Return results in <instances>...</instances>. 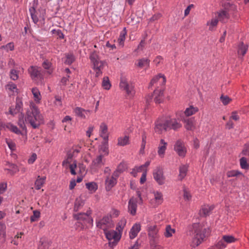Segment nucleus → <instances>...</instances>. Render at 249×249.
<instances>
[{"label": "nucleus", "instance_id": "1", "mask_svg": "<svg viewBox=\"0 0 249 249\" xmlns=\"http://www.w3.org/2000/svg\"><path fill=\"white\" fill-rule=\"evenodd\" d=\"M25 120L34 128H38L41 124L43 123V117L37 107L33 102L30 104L29 108L26 112Z\"/></svg>", "mask_w": 249, "mask_h": 249}, {"label": "nucleus", "instance_id": "2", "mask_svg": "<svg viewBox=\"0 0 249 249\" xmlns=\"http://www.w3.org/2000/svg\"><path fill=\"white\" fill-rule=\"evenodd\" d=\"M209 232V230L204 228L199 223H194L190 227L189 234L193 235L191 246L195 248L199 245L206 237V233Z\"/></svg>", "mask_w": 249, "mask_h": 249}, {"label": "nucleus", "instance_id": "3", "mask_svg": "<svg viewBox=\"0 0 249 249\" xmlns=\"http://www.w3.org/2000/svg\"><path fill=\"white\" fill-rule=\"evenodd\" d=\"M166 79L165 77L162 74H159L151 80L148 88L155 86L156 89L154 91V101L156 103L160 104L163 100V86L165 85Z\"/></svg>", "mask_w": 249, "mask_h": 249}, {"label": "nucleus", "instance_id": "4", "mask_svg": "<svg viewBox=\"0 0 249 249\" xmlns=\"http://www.w3.org/2000/svg\"><path fill=\"white\" fill-rule=\"evenodd\" d=\"M89 59L92 65V68L95 72L96 77H99L102 74V71L106 65L104 61L101 60L96 51L91 52L89 54Z\"/></svg>", "mask_w": 249, "mask_h": 249}, {"label": "nucleus", "instance_id": "5", "mask_svg": "<svg viewBox=\"0 0 249 249\" xmlns=\"http://www.w3.org/2000/svg\"><path fill=\"white\" fill-rule=\"evenodd\" d=\"M28 71L33 81L37 83L42 82L44 79V76L40 67L31 66L28 68Z\"/></svg>", "mask_w": 249, "mask_h": 249}, {"label": "nucleus", "instance_id": "6", "mask_svg": "<svg viewBox=\"0 0 249 249\" xmlns=\"http://www.w3.org/2000/svg\"><path fill=\"white\" fill-rule=\"evenodd\" d=\"M106 238L108 240V246H115L121 238V235L114 230H104Z\"/></svg>", "mask_w": 249, "mask_h": 249}, {"label": "nucleus", "instance_id": "7", "mask_svg": "<svg viewBox=\"0 0 249 249\" xmlns=\"http://www.w3.org/2000/svg\"><path fill=\"white\" fill-rule=\"evenodd\" d=\"M121 89L124 90L130 97L133 96L135 94L134 87L131 83H129L124 78H121L120 83Z\"/></svg>", "mask_w": 249, "mask_h": 249}, {"label": "nucleus", "instance_id": "8", "mask_svg": "<svg viewBox=\"0 0 249 249\" xmlns=\"http://www.w3.org/2000/svg\"><path fill=\"white\" fill-rule=\"evenodd\" d=\"M167 119L160 118L155 123L154 129L156 133L160 134L163 131H167L168 128Z\"/></svg>", "mask_w": 249, "mask_h": 249}, {"label": "nucleus", "instance_id": "9", "mask_svg": "<svg viewBox=\"0 0 249 249\" xmlns=\"http://www.w3.org/2000/svg\"><path fill=\"white\" fill-rule=\"evenodd\" d=\"M91 213V210H88L86 213H79L77 214H75L74 217L78 221H83L85 224L86 223L90 224L93 222V219L90 216Z\"/></svg>", "mask_w": 249, "mask_h": 249}, {"label": "nucleus", "instance_id": "10", "mask_svg": "<svg viewBox=\"0 0 249 249\" xmlns=\"http://www.w3.org/2000/svg\"><path fill=\"white\" fill-rule=\"evenodd\" d=\"M215 16L218 20L223 23H226L230 18L229 10L225 8L217 12Z\"/></svg>", "mask_w": 249, "mask_h": 249}, {"label": "nucleus", "instance_id": "11", "mask_svg": "<svg viewBox=\"0 0 249 249\" xmlns=\"http://www.w3.org/2000/svg\"><path fill=\"white\" fill-rule=\"evenodd\" d=\"M153 178L160 185L164 183L165 178L163 176V171L160 167H157L153 171Z\"/></svg>", "mask_w": 249, "mask_h": 249}, {"label": "nucleus", "instance_id": "12", "mask_svg": "<svg viewBox=\"0 0 249 249\" xmlns=\"http://www.w3.org/2000/svg\"><path fill=\"white\" fill-rule=\"evenodd\" d=\"M174 150L179 156L182 157L185 156L187 151L183 142L180 140H178L176 142Z\"/></svg>", "mask_w": 249, "mask_h": 249}, {"label": "nucleus", "instance_id": "13", "mask_svg": "<svg viewBox=\"0 0 249 249\" xmlns=\"http://www.w3.org/2000/svg\"><path fill=\"white\" fill-rule=\"evenodd\" d=\"M80 147H76L75 148H72L69 151L67 154V159L62 162V165L70 163L71 161L73 158L77 156V154L80 151Z\"/></svg>", "mask_w": 249, "mask_h": 249}, {"label": "nucleus", "instance_id": "14", "mask_svg": "<svg viewBox=\"0 0 249 249\" xmlns=\"http://www.w3.org/2000/svg\"><path fill=\"white\" fill-rule=\"evenodd\" d=\"M38 3V0H33L32 3H30V5H32L31 7L29 8V12L31 17V18L33 21V22L36 24L38 21V18L36 15L37 12L36 11V8L37 7Z\"/></svg>", "mask_w": 249, "mask_h": 249}, {"label": "nucleus", "instance_id": "15", "mask_svg": "<svg viewBox=\"0 0 249 249\" xmlns=\"http://www.w3.org/2000/svg\"><path fill=\"white\" fill-rule=\"evenodd\" d=\"M111 218L110 216H105L100 221L96 222V226L98 228L104 231L107 229V227L111 226Z\"/></svg>", "mask_w": 249, "mask_h": 249}, {"label": "nucleus", "instance_id": "16", "mask_svg": "<svg viewBox=\"0 0 249 249\" xmlns=\"http://www.w3.org/2000/svg\"><path fill=\"white\" fill-rule=\"evenodd\" d=\"M138 200L134 197L131 198L128 204V211L130 214L134 216L136 214Z\"/></svg>", "mask_w": 249, "mask_h": 249}, {"label": "nucleus", "instance_id": "17", "mask_svg": "<svg viewBox=\"0 0 249 249\" xmlns=\"http://www.w3.org/2000/svg\"><path fill=\"white\" fill-rule=\"evenodd\" d=\"M75 115L81 119H86L87 116H89L91 111L86 110L80 107H76L73 110Z\"/></svg>", "mask_w": 249, "mask_h": 249}, {"label": "nucleus", "instance_id": "18", "mask_svg": "<svg viewBox=\"0 0 249 249\" xmlns=\"http://www.w3.org/2000/svg\"><path fill=\"white\" fill-rule=\"evenodd\" d=\"M6 167L4 168L5 171H7L8 173L11 176L14 175L16 173L19 171L18 166L14 163L6 161L5 164Z\"/></svg>", "mask_w": 249, "mask_h": 249}, {"label": "nucleus", "instance_id": "19", "mask_svg": "<svg viewBox=\"0 0 249 249\" xmlns=\"http://www.w3.org/2000/svg\"><path fill=\"white\" fill-rule=\"evenodd\" d=\"M168 129L177 130L181 127V124L176 119H167Z\"/></svg>", "mask_w": 249, "mask_h": 249}, {"label": "nucleus", "instance_id": "20", "mask_svg": "<svg viewBox=\"0 0 249 249\" xmlns=\"http://www.w3.org/2000/svg\"><path fill=\"white\" fill-rule=\"evenodd\" d=\"M100 135L103 138L104 141H108V134L107 126L104 123H102L100 126Z\"/></svg>", "mask_w": 249, "mask_h": 249}, {"label": "nucleus", "instance_id": "21", "mask_svg": "<svg viewBox=\"0 0 249 249\" xmlns=\"http://www.w3.org/2000/svg\"><path fill=\"white\" fill-rule=\"evenodd\" d=\"M141 226L140 223H135L131 228L129 232V237L130 239L135 238L138 233L141 231Z\"/></svg>", "mask_w": 249, "mask_h": 249}, {"label": "nucleus", "instance_id": "22", "mask_svg": "<svg viewBox=\"0 0 249 249\" xmlns=\"http://www.w3.org/2000/svg\"><path fill=\"white\" fill-rule=\"evenodd\" d=\"M117 182V180L114 178L113 177H107L105 181L106 190L109 191L116 184Z\"/></svg>", "mask_w": 249, "mask_h": 249}, {"label": "nucleus", "instance_id": "23", "mask_svg": "<svg viewBox=\"0 0 249 249\" xmlns=\"http://www.w3.org/2000/svg\"><path fill=\"white\" fill-rule=\"evenodd\" d=\"M150 60L146 58H142L138 59L135 65L140 68H143L144 67L148 68L149 66Z\"/></svg>", "mask_w": 249, "mask_h": 249}, {"label": "nucleus", "instance_id": "24", "mask_svg": "<svg viewBox=\"0 0 249 249\" xmlns=\"http://www.w3.org/2000/svg\"><path fill=\"white\" fill-rule=\"evenodd\" d=\"M167 143L164 140L161 139L160 143L158 147V153L160 157H163L166 149Z\"/></svg>", "mask_w": 249, "mask_h": 249}, {"label": "nucleus", "instance_id": "25", "mask_svg": "<svg viewBox=\"0 0 249 249\" xmlns=\"http://www.w3.org/2000/svg\"><path fill=\"white\" fill-rule=\"evenodd\" d=\"M100 155L107 156L108 154V141H104L100 145L99 148Z\"/></svg>", "mask_w": 249, "mask_h": 249}, {"label": "nucleus", "instance_id": "26", "mask_svg": "<svg viewBox=\"0 0 249 249\" xmlns=\"http://www.w3.org/2000/svg\"><path fill=\"white\" fill-rule=\"evenodd\" d=\"M213 208L214 207L213 205H204L200 211V215L205 217L209 215Z\"/></svg>", "mask_w": 249, "mask_h": 249}, {"label": "nucleus", "instance_id": "27", "mask_svg": "<svg viewBox=\"0 0 249 249\" xmlns=\"http://www.w3.org/2000/svg\"><path fill=\"white\" fill-rule=\"evenodd\" d=\"M104 156L103 155L98 156L92 161L93 165L98 167H100L104 165L105 159H104Z\"/></svg>", "mask_w": 249, "mask_h": 249}, {"label": "nucleus", "instance_id": "28", "mask_svg": "<svg viewBox=\"0 0 249 249\" xmlns=\"http://www.w3.org/2000/svg\"><path fill=\"white\" fill-rule=\"evenodd\" d=\"M65 58L64 63L68 65H71L75 60V57L72 53H65Z\"/></svg>", "mask_w": 249, "mask_h": 249}, {"label": "nucleus", "instance_id": "29", "mask_svg": "<svg viewBox=\"0 0 249 249\" xmlns=\"http://www.w3.org/2000/svg\"><path fill=\"white\" fill-rule=\"evenodd\" d=\"M188 169L187 165H181L179 168L178 178L180 180H182L186 176Z\"/></svg>", "mask_w": 249, "mask_h": 249}, {"label": "nucleus", "instance_id": "30", "mask_svg": "<svg viewBox=\"0 0 249 249\" xmlns=\"http://www.w3.org/2000/svg\"><path fill=\"white\" fill-rule=\"evenodd\" d=\"M127 34V31L125 27H124L123 30L120 32L119 37L118 39V42L120 46L122 47L124 45V42L125 39V36Z\"/></svg>", "mask_w": 249, "mask_h": 249}, {"label": "nucleus", "instance_id": "31", "mask_svg": "<svg viewBox=\"0 0 249 249\" xmlns=\"http://www.w3.org/2000/svg\"><path fill=\"white\" fill-rule=\"evenodd\" d=\"M32 92L34 96L35 101L36 103H39L41 99V96L39 89L37 88H33L32 89Z\"/></svg>", "mask_w": 249, "mask_h": 249}, {"label": "nucleus", "instance_id": "32", "mask_svg": "<svg viewBox=\"0 0 249 249\" xmlns=\"http://www.w3.org/2000/svg\"><path fill=\"white\" fill-rule=\"evenodd\" d=\"M185 127L188 130H192L194 127V119L193 118L184 119Z\"/></svg>", "mask_w": 249, "mask_h": 249}, {"label": "nucleus", "instance_id": "33", "mask_svg": "<svg viewBox=\"0 0 249 249\" xmlns=\"http://www.w3.org/2000/svg\"><path fill=\"white\" fill-rule=\"evenodd\" d=\"M198 111V109L196 107H194L193 106L186 108L184 111V114L186 116L189 117L195 114Z\"/></svg>", "mask_w": 249, "mask_h": 249}, {"label": "nucleus", "instance_id": "34", "mask_svg": "<svg viewBox=\"0 0 249 249\" xmlns=\"http://www.w3.org/2000/svg\"><path fill=\"white\" fill-rule=\"evenodd\" d=\"M153 194L154 196V199L156 204L157 205L161 204L163 201V195L162 193L160 192L156 191L153 192Z\"/></svg>", "mask_w": 249, "mask_h": 249}, {"label": "nucleus", "instance_id": "35", "mask_svg": "<svg viewBox=\"0 0 249 249\" xmlns=\"http://www.w3.org/2000/svg\"><path fill=\"white\" fill-rule=\"evenodd\" d=\"M46 177L40 178L38 176L35 183V187L36 190H39L44 184Z\"/></svg>", "mask_w": 249, "mask_h": 249}, {"label": "nucleus", "instance_id": "36", "mask_svg": "<svg viewBox=\"0 0 249 249\" xmlns=\"http://www.w3.org/2000/svg\"><path fill=\"white\" fill-rule=\"evenodd\" d=\"M19 71L18 68H16V69H12L9 73V76L10 78L14 81L18 80L19 78Z\"/></svg>", "mask_w": 249, "mask_h": 249}, {"label": "nucleus", "instance_id": "37", "mask_svg": "<svg viewBox=\"0 0 249 249\" xmlns=\"http://www.w3.org/2000/svg\"><path fill=\"white\" fill-rule=\"evenodd\" d=\"M218 21L219 20L216 17L214 18H213L211 20L208 21L207 25L209 26V30H213L214 28L217 26Z\"/></svg>", "mask_w": 249, "mask_h": 249}, {"label": "nucleus", "instance_id": "38", "mask_svg": "<svg viewBox=\"0 0 249 249\" xmlns=\"http://www.w3.org/2000/svg\"><path fill=\"white\" fill-rule=\"evenodd\" d=\"M6 88L9 91H10L12 92V95H15L18 93V89L17 87V85L12 83L9 82L6 86Z\"/></svg>", "mask_w": 249, "mask_h": 249}, {"label": "nucleus", "instance_id": "39", "mask_svg": "<svg viewBox=\"0 0 249 249\" xmlns=\"http://www.w3.org/2000/svg\"><path fill=\"white\" fill-rule=\"evenodd\" d=\"M42 67L45 70H47V73L51 74L53 71L52 64L49 60H46L42 63Z\"/></svg>", "mask_w": 249, "mask_h": 249}, {"label": "nucleus", "instance_id": "40", "mask_svg": "<svg viewBox=\"0 0 249 249\" xmlns=\"http://www.w3.org/2000/svg\"><path fill=\"white\" fill-rule=\"evenodd\" d=\"M175 232V229L172 228L170 225H167L165 228L164 235L166 238L170 237Z\"/></svg>", "mask_w": 249, "mask_h": 249}, {"label": "nucleus", "instance_id": "41", "mask_svg": "<svg viewBox=\"0 0 249 249\" xmlns=\"http://www.w3.org/2000/svg\"><path fill=\"white\" fill-rule=\"evenodd\" d=\"M84 204V202L80 197L77 198L75 201L74 211H78Z\"/></svg>", "mask_w": 249, "mask_h": 249}, {"label": "nucleus", "instance_id": "42", "mask_svg": "<svg viewBox=\"0 0 249 249\" xmlns=\"http://www.w3.org/2000/svg\"><path fill=\"white\" fill-rule=\"evenodd\" d=\"M86 188L91 193H94L98 189L97 184L94 182H88L86 184Z\"/></svg>", "mask_w": 249, "mask_h": 249}, {"label": "nucleus", "instance_id": "43", "mask_svg": "<svg viewBox=\"0 0 249 249\" xmlns=\"http://www.w3.org/2000/svg\"><path fill=\"white\" fill-rule=\"evenodd\" d=\"M248 48V46L247 45L241 42L239 45L238 53L243 56L247 52Z\"/></svg>", "mask_w": 249, "mask_h": 249}, {"label": "nucleus", "instance_id": "44", "mask_svg": "<svg viewBox=\"0 0 249 249\" xmlns=\"http://www.w3.org/2000/svg\"><path fill=\"white\" fill-rule=\"evenodd\" d=\"M224 241L225 242L226 245L235 242L237 239L233 236L231 235H224L222 236Z\"/></svg>", "mask_w": 249, "mask_h": 249}, {"label": "nucleus", "instance_id": "45", "mask_svg": "<svg viewBox=\"0 0 249 249\" xmlns=\"http://www.w3.org/2000/svg\"><path fill=\"white\" fill-rule=\"evenodd\" d=\"M129 143V137L125 136L124 137H119L118 139V145L120 146H124Z\"/></svg>", "mask_w": 249, "mask_h": 249}, {"label": "nucleus", "instance_id": "46", "mask_svg": "<svg viewBox=\"0 0 249 249\" xmlns=\"http://www.w3.org/2000/svg\"><path fill=\"white\" fill-rule=\"evenodd\" d=\"M5 127L17 134H21V131L18 129V128L16 125H14L12 124L8 123L6 124L5 125Z\"/></svg>", "mask_w": 249, "mask_h": 249}, {"label": "nucleus", "instance_id": "47", "mask_svg": "<svg viewBox=\"0 0 249 249\" xmlns=\"http://www.w3.org/2000/svg\"><path fill=\"white\" fill-rule=\"evenodd\" d=\"M158 232L157 227L156 225L151 226L148 229V235L154 238L156 237Z\"/></svg>", "mask_w": 249, "mask_h": 249}, {"label": "nucleus", "instance_id": "48", "mask_svg": "<svg viewBox=\"0 0 249 249\" xmlns=\"http://www.w3.org/2000/svg\"><path fill=\"white\" fill-rule=\"evenodd\" d=\"M15 46L13 42H10L5 45H2L0 47V50H4L6 52H8L9 51H13L14 50Z\"/></svg>", "mask_w": 249, "mask_h": 249}, {"label": "nucleus", "instance_id": "49", "mask_svg": "<svg viewBox=\"0 0 249 249\" xmlns=\"http://www.w3.org/2000/svg\"><path fill=\"white\" fill-rule=\"evenodd\" d=\"M102 85L105 89L108 90L110 88L111 84L108 77L103 78Z\"/></svg>", "mask_w": 249, "mask_h": 249}, {"label": "nucleus", "instance_id": "50", "mask_svg": "<svg viewBox=\"0 0 249 249\" xmlns=\"http://www.w3.org/2000/svg\"><path fill=\"white\" fill-rule=\"evenodd\" d=\"M126 220L125 219L121 220L118 224L116 230H117L119 232H121L122 231L124 227L126 224Z\"/></svg>", "mask_w": 249, "mask_h": 249}, {"label": "nucleus", "instance_id": "51", "mask_svg": "<svg viewBox=\"0 0 249 249\" xmlns=\"http://www.w3.org/2000/svg\"><path fill=\"white\" fill-rule=\"evenodd\" d=\"M40 213L38 211L36 210L33 212V215L31 216L30 220L31 222L37 221L40 217Z\"/></svg>", "mask_w": 249, "mask_h": 249}, {"label": "nucleus", "instance_id": "52", "mask_svg": "<svg viewBox=\"0 0 249 249\" xmlns=\"http://www.w3.org/2000/svg\"><path fill=\"white\" fill-rule=\"evenodd\" d=\"M227 246V245L225 241H224V240L223 239V238L222 237V239L219 241L216 244L215 247L217 248L218 249H223L225 248Z\"/></svg>", "mask_w": 249, "mask_h": 249}, {"label": "nucleus", "instance_id": "53", "mask_svg": "<svg viewBox=\"0 0 249 249\" xmlns=\"http://www.w3.org/2000/svg\"><path fill=\"white\" fill-rule=\"evenodd\" d=\"M6 226L3 222H0V235L5 238L6 236Z\"/></svg>", "mask_w": 249, "mask_h": 249}, {"label": "nucleus", "instance_id": "54", "mask_svg": "<svg viewBox=\"0 0 249 249\" xmlns=\"http://www.w3.org/2000/svg\"><path fill=\"white\" fill-rule=\"evenodd\" d=\"M240 163L241 167L242 169H246L248 168V164L247 161V159L245 157H242L240 160Z\"/></svg>", "mask_w": 249, "mask_h": 249}, {"label": "nucleus", "instance_id": "55", "mask_svg": "<svg viewBox=\"0 0 249 249\" xmlns=\"http://www.w3.org/2000/svg\"><path fill=\"white\" fill-rule=\"evenodd\" d=\"M77 168V164L76 160H74L73 162L70 165V169L71 173L73 175H75L76 172L75 169Z\"/></svg>", "mask_w": 249, "mask_h": 249}, {"label": "nucleus", "instance_id": "56", "mask_svg": "<svg viewBox=\"0 0 249 249\" xmlns=\"http://www.w3.org/2000/svg\"><path fill=\"white\" fill-rule=\"evenodd\" d=\"M22 106H23V104H22V101H21V100L19 98H17L16 99V104L15 107V108H16V110L17 111L18 110L19 112H20L21 109L22 108Z\"/></svg>", "mask_w": 249, "mask_h": 249}, {"label": "nucleus", "instance_id": "57", "mask_svg": "<svg viewBox=\"0 0 249 249\" xmlns=\"http://www.w3.org/2000/svg\"><path fill=\"white\" fill-rule=\"evenodd\" d=\"M183 197L185 200L189 201L191 199L192 196L190 192L186 189L183 190Z\"/></svg>", "mask_w": 249, "mask_h": 249}, {"label": "nucleus", "instance_id": "58", "mask_svg": "<svg viewBox=\"0 0 249 249\" xmlns=\"http://www.w3.org/2000/svg\"><path fill=\"white\" fill-rule=\"evenodd\" d=\"M220 100L224 105L228 104L231 100V99L228 96L224 95H222L220 97Z\"/></svg>", "mask_w": 249, "mask_h": 249}, {"label": "nucleus", "instance_id": "59", "mask_svg": "<svg viewBox=\"0 0 249 249\" xmlns=\"http://www.w3.org/2000/svg\"><path fill=\"white\" fill-rule=\"evenodd\" d=\"M240 174H241V173L240 172H239L238 171L232 170V171H229L227 173V176L229 178L234 177H236L238 175H240Z\"/></svg>", "mask_w": 249, "mask_h": 249}, {"label": "nucleus", "instance_id": "60", "mask_svg": "<svg viewBox=\"0 0 249 249\" xmlns=\"http://www.w3.org/2000/svg\"><path fill=\"white\" fill-rule=\"evenodd\" d=\"M37 159V155L36 153H33L28 160V163L32 164L36 161Z\"/></svg>", "mask_w": 249, "mask_h": 249}, {"label": "nucleus", "instance_id": "61", "mask_svg": "<svg viewBox=\"0 0 249 249\" xmlns=\"http://www.w3.org/2000/svg\"><path fill=\"white\" fill-rule=\"evenodd\" d=\"M49 244L47 242L43 241L40 242V244L38 245V249H48Z\"/></svg>", "mask_w": 249, "mask_h": 249}, {"label": "nucleus", "instance_id": "62", "mask_svg": "<svg viewBox=\"0 0 249 249\" xmlns=\"http://www.w3.org/2000/svg\"><path fill=\"white\" fill-rule=\"evenodd\" d=\"M62 98L59 96H55V101L54 102V104L58 107H61L62 104Z\"/></svg>", "mask_w": 249, "mask_h": 249}, {"label": "nucleus", "instance_id": "63", "mask_svg": "<svg viewBox=\"0 0 249 249\" xmlns=\"http://www.w3.org/2000/svg\"><path fill=\"white\" fill-rule=\"evenodd\" d=\"M7 187L6 182L0 183V194H3L6 190Z\"/></svg>", "mask_w": 249, "mask_h": 249}, {"label": "nucleus", "instance_id": "64", "mask_svg": "<svg viewBox=\"0 0 249 249\" xmlns=\"http://www.w3.org/2000/svg\"><path fill=\"white\" fill-rule=\"evenodd\" d=\"M242 154L245 156H249V142L245 145Z\"/></svg>", "mask_w": 249, "mask_h": 249}]
</instances>
